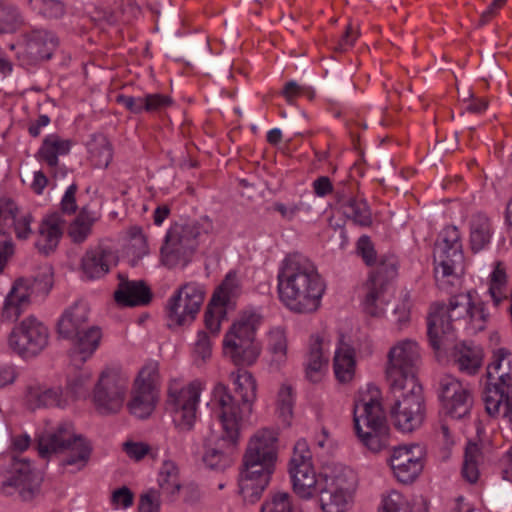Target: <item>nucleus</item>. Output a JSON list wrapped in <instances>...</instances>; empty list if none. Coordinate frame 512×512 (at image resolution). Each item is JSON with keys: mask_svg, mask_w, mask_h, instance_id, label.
Here are the masks:
<instances>
[{"mask_svg": "<svg viewBox=\"0 0 512 512\" xmlns=\"http://www.w3.org/2000/svg\"><path fill=\"white\" fill-rule=\"evenodd\" d=\"M48 328L34 316L16 325L9 336V346L23 357L39 354L48 344Z\"/></svg>", "mask_w": 512, "mask_h": 512, "instance_id": "17", "label": "nucleus"}, {"mask_svg": "<svg viewBox=\"0 0 512 512\" xmlns=\"http://www.w3.org/2000/svg\"><path fill=\"white\" fill-rule=\"evenodd\" d=\"M487 381L482 392L485 411L512 425V353L506 348L493 352L487 366Z\"/></svg>", "mask_w": 512, "mask_h": 512, "instance_id": "4", "label": "nucleus"}, {"mask_svg": "<svg viewBox=\"0 0 512 512\" xmlns=\"http://www.w3.org/2000/svg\"><path fill=\"white\" fill-rule=\"evenodd\" d=\"M200 392L201 385L197 381L185 387L176 380L170 383L167 403L171 407L173 421L180 430L189 431L194 426Z\"/></svg>", "mask_w": 512, "mask_h": 512, "instance_id": "15", "label": "nucleus"}, {"mask_svg": "<svg viewBox=\"0 0 512 512\" xmlns=\"http://www.w3.org/2000/svg\"><path fill=\"white\" fill-rule=\"evenodd\" d=\"M381 512H413L407 500L398 492L392 491L384 499Z\"/></svg>", "mask_w": 512, "mask_h": 512, "instance_id": "58", "label": "nucleus"}, {"mask_svg": "<svg viewBox=\"0 0 512 512\" xmlns=\"http://www.w3.org/2000/svg\"><path fill=\"white\" fill-rule=\"evenodd\" d=\"M33 287L35 293L47 294L53 285V270L51 266H44L33 279H25Z\"/></svg>", "mask_w": 512, "mask_h": 512, "instance_id": "56", "label": "nucleus"}, {"mask_svg": "<svg viewBox=\"0 0 512 512\" xmlns=\"http://www.w3.org/2000/svg\"><path fill=\"white\" fill-rule=\"evenodd\" d=\"M102 338L101 329L97 326L90 325L75 337L68 340L72 342V357L74 361L81 363L89 359L98 348Z\"/></svg>", "mask_w": 512, "mask_h": 512, "instance_id": "31", "label": "nucleus"}, {"mask_svg": "<svg viewBox=\"0 0 512 512\" xmlns=\"http://www.w3.org/2000/svg\"><path fill=\"white\" fill-rule=\"evenodd\" d=\"M204 298L203 285L197 282L181 285L167 302L168 326H184L192 323L200 311Z\"/></svg>", "mask_w": 512, "mask_h": 512, "instance_id": "13", "label": "nucleus"}, {"mask_svg": "<svg viewBox=\"0 0 512 512\" xmlns=\"http://www.w3.org/2000/svg\"><path fill=\"white\" fill-rule=\"evenodd\" d=\"M89 313L88 304L82 300L76 301L67 307L57 322L59 336L64 339L77 336L80 331L90 326Z\"/></svg>", "mask_w": 512, "mask_h": 512, "instance_id": "24", "label": "nucleus"}, {"mask_svg": "<svg viewBox=\"0 0 512 512\" xmlns=\"http://www.w3.org/2000/svg\"><path fill=\"white\" fill-rule=\"evenodd\" d=\"M293 396L292 388L288 385H282L277 397V413L286 425L290 424L293 414Z\"/></svg>", "mask_w": 512, "mask_h": 512, "instance_id": "52", "label": "nucleus"}, {"mask_svg": "<svg viewBox=\"0 0 512 512\" xmlns=\"http://www.w3.org/2000/svg\"><path fill=\"white\" fill-rule=\"evenodd\" d=\"M482 460L480 447L475 443L466 446L462 466V476L469 483H476L479 478V463Z\"/></svg>", "mask_w": 512, "mask_h": 512, "instance_id": "43", "label": "nucleus"}, {"mask_svg": "<svg viewBox=\"0 0 512 512\" xmlns=\"http://www.w3.org/2000/svg\"><path fill=\"white\" fill-rule=\"evenodd\" d=\"M338 203L341 205L343 214L350 219L354 224L367 227L372 223L371 210L363 199L353 198L347 187L343 186L341 189L336 190Z\"/></svg>", "mask_w": 512, "mask_h": 512, "instance_id": "29", "label": "nucleus"}, {"mask_svg": "<svg viewBox=\"0 0 512 512\" xmlns=\"http://www.w3.org/2000/svg\"><path fill=\"white\" fill-rule=\"evenodd\" d=\"M289 473L294 492L303 499L320 495L321 508L324 512H345L352 501L350 494L334 491L324 486L316 476L312 455L306 440H298L290 460Z\"/></svg>", "mask_w": 512, "mask_h": 512, "instance_id": "3", "label": "nucleus"}, {"mask_svg": "<svg viewBox=\"0 0 512 512\" xmlns=\"http://www.w3.org/2000/svg\"><path fill=\"white\" fill-rule=\"evenodd\" d=\"M439 397L445 413L454 419L467 416L473 405L470 389L452 375H445L441 378Z\"/></svg>", "mask_w": 512, "mask_h": 512, "instance_id": "18", "label": "nucleus"}, {"mask_svg": "<svg viewBox=\"0 0 512 512\" xmlns=\"http://www.w3.org/2000/svg\"><path fill=\"white\" fill-rule=\"evenodd\" d=\"M453 361L462 373L474 375L482 366L483 350L466 343L458 344L454 347Z\"/></svg>", "mask_w": 512, "mask_h": 512, "instance_id": "35", "label": "nucleus"}, {"mask_svg": "<svg viewBox=\"0 0 512 512\" xmlns=\"http://www.w3.org/2000/svg\"><path fill=\"white\" fill-rule=\"evenodd\" d=\"M157 398L154 392L133 387L132 397L128 402V409L132 415L140 419L148 418L155 409Z\"/></svg>", "mask_w": 512, "mask_h": 512, "instance_id": "40", "label": "nucleus"}, {"mask_svg": "<svg viewBox=\"0 0 512 512\" xmlns=\"http://www.w3.org/2000/svg\"><path fill=\"white\" fill-rule=\"evenodd\" d=\"M262 316L256 310H245L231 325L223 340L224 353L237 366H250L260 355L256 330Z\"/></svg>", "mask_w": 512, "mask_h": 512, "instance_id": "7", "label": "nucleus"}, {"mask_svg": "<svg viewBox=\"0 0 512 512\" xmlns=\"http://www.w3.org/2000/svg\"><path fill=\"white\" fill-rule=\"evenodd\" d=\"M8 213L13 221L14 231L18 239H27L32 233L31 223L33 217L30 213L20 214L18 208L11 203L8 208Z\"/></svg>", "mask_w": 512, "mask_h": 512, "instance_id": "50", "label": "nucleus"}, {"mask_svg": "<svg viewBox=\"0 0 512 512\" xmlns=\"http://www.w3.org/2000/svg\"><path fill=\"white\" fill-rule=\"evenodd\" d=\"M395 403L391 408V418L396 429L410 433L420 428L426 416V406L422 386L408 380L406 385L391 386Z\"/></svg>", "mask_w": 512, "mask_h": 512, "instance_id": "9", "label": "nucleus"}, {"mask_svg": "<svg viewBox=\"0 0 512 512\" xmlns=\"http://www.w3.org/2000/svg\"><path fill=\"white\" fill-rule=\"evenodd\" d=\"M117 260L111 249L96 247L88 250L81 260L83 276L88 280L99 279L109 272L112 265H116Z\"/></svg>", "mask_w": 512, "mask_h": 512, "instance_id": "27", "label": "nucleus"}, {"mask_svg": "<svg viewBox=\"0 0 512 512\" xmlns=\"http://www.w3.org/2000/svg\"><path fill=\"white\" fill-rule=\"evenodd\" d=\"M87 150L89 160L96 168H107L112 161L113 148L104 134H93L87 142Z\"/></svg>", "mask_w": 512, "mask_h": 512, "instance_id": "38", "label": "nucleus"}, {"mask_svg": "<svg viewBox=\"0 0 512 512\" xmlns=\"http://www.w3.org/2000/svg\"><path fill=\"white\" fill-rule=\"evenodd\" d=\"M232 457L228 451L218 448H207L203 455L204 464L216 471H224L232 464Z\"/></svg>", "mask_w": 512, "mask_h": 512, "instance_id": "51", "label": "nucleus"}, {"mask_svg": "<svg viewBox=\"0 0 512 512\" xmlns=\"http://www.w3.org/2000/svg\"><path fill=\"white\" fill-rule=\"evenodd\" d=\"M361 442L371 451L378 452L387 445L388 426L362 428L356 431Z\"/></svg>", "mask_w": 512, "mask_h": 512, "instance_id": "44", "label": "nucleus"}, {"mask_svg": "<svg viewBox=\"0 0 512 512\" xmlns=\"http://www.w3.org/2000/svg\"><path fill=\"white\" fill-rule=\"evenodd\" d=\"M199 236L200 227L197 223L171 227L161 248L163 264L169 268L185 267L195 252Z\"/></svg>", "mask_w": 512, "mask_h": 512, "instance_id": "11", "label": "nucleus"}, {"mask_svg": "<svg viewBox=\"0 0 512 512\" xmlns=\"http://www.w3.org/2000/svg\"><path fill=\"white\" fill-rule=\"evenodd\" d=\"M469 244L474 253L486 249L493 236V225L484 213L477 212L469 219Z\"/></svg>", "mask_w": 512, "mask_h": 512, "instance_id": "30", "label": "nucleus"}, {"mask_svg": "<svg viewBox=\"0 0 512 512\" xmlns=\"http://www.w3.org/2000/svg\"><path fill=\"white\" fill-rule=\"evenodd\" d=\"M14 253V246L10 236L0 232V274L3 272L9 258Z\"/></svg>", "mask_w": 512, "mask_h": 512, "instance_id": "63", "label": "nucleus"}, {"mask_svg": "<svg viewBox=\"0 0 512 512\" xmlns=\"http://www.w3.org/2000/svg\"><path fill=\"white\" fill-rule=\"evenodd\" d=\"M424 455L418 444L395 447L388 461L396 479L405 484L413 482L423 470Z\"/></svg>", "mask_w": 512, "mask_h": 512, "instance_id": "19", "label": "nucleus"}, {"mask_svg": "<svg viewBox=\"0 0 512 512\" xmlns=\"http://www.w3.org/2000/svg\"><path fill=\"white\" fill-rule=\"evenodd\" d=\"M119 284L114 292L116 303L124 307L147 305L152 298L150 288L142 280L132 281L124 275H118Z\"/></svg>", "mask_w": 512, "mask_h": 512, "instance_id": "26", "label": "nucleus"}, {"mask_svg": "<svg viewBox=\"0 0 512 512\" xmlns=\"http://www.w3.org/2000/svg\"><path fill=\"white\" fill-rule=\"evenodd\" d=\"M508 276L506 266L502 261L494 263L493 271L489 276L488 293L491 296L494 305L499 306L507 296Z\"/></svg>", "mask_w": 512, "mask_h": 512, "instance_id": "39", "label": "nucleus"}, {"mask_svg": "<svg viewBox=\"0 0 512 512\" xmlns=\"http://www.w3.org/2000/svg\"><path fill=\"white\" fill-rule=\"evenodd\" d=\"M91 379V373L88 371H80L67 382L66 394L69 399H75L84 396Z\"/></svg>", "mask_w": 512, "mask_h": 512, "instance_id": "55", "label": "nucleus"}, {"mask_svg": "<svg viewBox=\"0 0 512 512\" xmlns=\"http://www.w3.org/2000/svg\"><path fill=\"white\" fill-rule=\"evenodd\" d=\"M78 187L75 183L71 184L61 200V210L66 214H73L76 212L77 204H76V192Z\"/></svg>", "mask_w": 512, "mask_h": 512, "instance_id": "64", "label": "nucleus"}, {"mask_svg": "<svg viewBox=\"0 0 512 512\" xmlns=\"http://www.w3.org/2000/svg\"><path fill=\"white\" fill-rule=\"evenodd\" d=\"M229 377L236 386L235 391L240 396V402L222 383L215 386L213 396L217 405L216 414L223 429L222 440L227 443L228 448H232L239 440L245 420L252 413L257 385L253 375L247 370L238 369L231 372Z\"/></svg>", "mask_w": 512, "mask_h": 512, "instance_id": "2", "label": "nucleus"}, {"mask_svg": "<svg viewBox=\"0 0 512 512\" xmlns=\"http://www.w3.org/2000/svg\"><path fill=\"white\" fill-rule=\"evenodd\" d=\"M397 275V265L394 257H386L379 261L370 273L365 284L364 310L375 317L386 314L388 300L385 299V287Z\"/></svg>", "mask_w": 512, "mask_h": 512, "instance_id": "16", "label": "nucleus"}, {"mask_svg": "<svg viewBox=\"0 0 512 512\" xmlns=\"http://www.w3.org/2000/svg\"><path fill=\"white\" fill-rule=\"evenodd\" d=\"M40 477L27 459L14 458L10 476L3 482V487L16 488L24 500H30L40 485Z\"/></svg>", "mask_w": 512, "mask_h": 512, "instance_id": "22", "label": "nucleus"}, {"mask_svg": "<svg viewBox=\"0 0 512 512\" xmlns=\"http://www.w3.org/2000/svg\"><path fill=\"white\" fill-rule=\"evenodd\" d=\"M281 302L291 311L311 313L321 304L325 282L314 263L299 253L287 255L277 275Z\"/></svg>", "mask_w": 512, "mask_h": 512, "instance_id": "1", "label": "nucleus"}, {"mask_svg": "<svg viewBox=\"0 0 512 512\" xmlns=\"http://www.w3.org/2000/svg\"><path fill=\"white\" fill-rule=\"evenodd\" d=\"M26 401L31 409L42 407H63L68 403V394L61 387H29Z\"/></svg>", "mask_w": 512, "mask_h": 512, "instance_id": "33", "label": "nucleus"}, {"mask_svg": "<svg viewBox=\"0 0 512 512\" xmlns=\"http://www.w3.org/2000/svg\"><path fill=\"white\" fill-rule=\"evenodd\" d=\"M173 103L171 97L159 93L143 96V112L155 113L170 107Z\"/></svg>", "mask_w": 512, "mask_h": 512, "instance_id": "57", "label": "nucleus"}, {"mask_svg": "<svg viewBox=\"0 0 512 512\" xmlns=\"http://www.w3.org/2000/svg\"><path fill=\"white\" fill-rule=\"evenodd\" d=\"M33 296V287L20 278L16 280L6 295L1 309V319L6 322H15L28 310Z\"/></svg>", "mask_w": 512, "mask_h": 512, "instance_id": "23", "label": "nucleus"}, {"mask_svg": "<svg viewBox=\"0 0 512 512\" xmlns=\"http://www.w3.org/2000/svg\"><path fill=\"white\" fill-rule=\"evenodd\" d=\"M22 24L18 10L11 5H0V33L16 31Z\"/></svg>", "mask_w": 512, "mask_h": 512, "instance_id": "53", "label": "nucleus"}, {"mask_svg": "<svg viewBox=\"0 0 512 512\" xmlns=\"http://www.w3.org/2000/svg\"><path fill=\"white\" fill-rule=\"evenodd\" d=\"M319 481L334 492L339 491L345 494L352 493L356 487L357 478L354 471L348 467H335L329 475L317 477Z\"/></svg>", "mask_w": 512, "mask_h": 512, "instance_id": "37", "label": "nucleus"}, {"mask_svg": "<svg viewBox=\"0 0 512 512\" xmlns=\"http://www.w3.org/2000/svg\"><path fill=\"white\" fill-rule=\"evenodd\" d=\"M95 220V216L88 210V208L83 207L69 228V235L73 241L77 243L83 242L90 234Z\"/></svg>", "mask_w": 512, "mask_h": 512, "instance_id": "45", "label": "nucleus"}, {"mask_svg": "<svg viewBox=\"0 0 512 512\" xmlns=\"http://www.w3.org/2000/svg\"><path fill=\"white\" fill-rule=\"evenodd\" d=\"M159 382V367L155 362L146 364L138 373L134 382L135 388H141L144 391L154 392L158 395L157 385Z\"/></svg>", "mask_w": 512, "mask_h": 512, "instance_id": "46", "label": "nucleus"}, {"mask_svg": "<svg viewBox=\"0 0 512 512\" xmlns=\"http://www.w3.org/2000/svg\"><path fill=\"white\" fill-rule=\"evenodd\" d=\"M71 141L62 139L56 134L46 136L38 150L36 157L39 161L45 162L49 167L58 165V157L66 155L71 149Z\"/></svg>", "mask_w": 512, "mask_h": 512, "instance_id": "36", "label": "nucleus"}, {"mask_svg": "<svg viewBox=\"0 0 512 512\" xmlns=\"http://www.w3.org/2000/svg\"><path fill=\"white\" fill-rule=\"evenodd\" d=\"M267 348L273 356V360L282 362L287 354V339L283 329L274 328L267 335Z\"/></svg>", "mask_w": 512, "mask_h": 512, "instance_id": "47", "label": "nucleus"}, {"mask_svg": "<svg viewBox=\"0 0 512 512\" xmlns=\"http://www.w3.org/2000/svg\"><path fill=\"white\" fill-rule=\"evenodd\" d=\"M277 433L268 428L257 431L250 439L245 453H255L256 458L268 463L277 459Z\"/></svg>", "mask_w": 512, "mask_h": 512, "instance_id": "32", "label": "nucleus"}, {"mask_svg": "<svg viewBox=\"0 0 512 512\" xmlns=\"http://www.w3.org/2000/svg\"><path fill=\"white\" fill-rule=\"evenodd\" d=\"M275 463L256 458L255 453H245L239 477V492L246 504H254L267 488Z\"/></svg>", "mask_w": 512, "mask_h": 512, "instance_id": "14", "label": "nucleus"}, {"mask_svg": "<svg viewBox=\"0 0 512 512\" xmlns=\"http://www.w3.org/2000/svg\"><path fill=\"white\" fill-rule=\"evenodd\" d=\"M194 353L199 357L202 362H205L211 357L212 345L209 336L204 331H199L197 334V340L194 344Z\"/></svg>", "mask_w": 512, "mask_h": 512, "instance_id": "60", "label": "nucleus"}, {"mask_svg": "<svg viewBox=\"0 0 512 512\" xmlns=\"http://www.w3.org/2000/svg\"><path fill=\"white\" fill-rule=\"evenodd\" d=\"M466 324L473 332H479L485 329L489 320V312L482 301H475L471 297V309H469Z\"/></svg>", "mask_w": 512, "mask_h": 512, "instance_id": "48", "label": "nucleus"}, {"mask_svg": "<svg viewBox=\"0 0 512 512\" xmlns=\"http://www.w3.org/2000/svg\"><path fill=\"white\" fill-rule=\"evenodd\" d=\"M123 450L129 458L139 461L150 453V446L143 442L127 441L123 443Z\"/></svg>", "mask_w": 512, "mask_h": 512, "instance_id": "62", "label": "nucleus"}, {"mask_svg": "<svg viewBox=\"0 0 512 512\" xmlns=\"http://www.w3.org/2000/svg\"><path fill=\"white\" fill-rule=\"evenodd\" d=\"M328 340L321 335H313L310 339L309 351L305 365L306 377L313 383L321 381L324 369L328 364Z\"/></svg>", "mask_w": 512, "mask_h": 512, "instance_id": "28", "label": "nucleus"}, {"mask_svg": "<svg viewBox=\"0 0 512 512\" xmlns=\"http://www.w3.org/2000/svg\"><path fill=\"white\" fill-rule=\"evenodd\" d=\"M63 230L64 220L59 213L46 215L41 220L37 231L35 247L38 252L46 256L53 253L59 244Z\"/></svg>", "mask_w": 512, "mask_h": 512, "instance_id": "25", "label": "nucleus"}, {"mask_svg": "<svg viewBox=\"0 0 512 512\" xmlns=\"http://www.w3.org/2000/svg\"><path fill=\"white\" fill-rule=\"evenodd\" d=\"M158 483L161 490L168 495H174L179 492L181 480L179 468L175 462L171 460L163 462L158 475Z\"/></svg>", "mask_w": 512, "mask_h": 512, "instance_id": "41", "label": "nucleus"}, {"mask_svg": "<svg viewBox=\"0 0 512 512\" xmlns=\"http://www.w3.org/2000/svg\"><path fill=\"white\" fill-rule=\"evenodd\" d=\"M471 293H461L449 299L448 305L434 303L427 317V335L435 351L447 349L455 340L454 322L466 324L471 309Z\"/></svg>", "mask_w": 512, "mask_h": 512, "instance_id": "5", "label": "nucleus"}, {"mask_svg": "<svg viewBox=\"0 0 512 512\" xmlns=\"http://www.w3.org/2000/svg\"><path fill=\"white\" fill-rule=\"evenodd\" d=\"M129 377L115 368L104 369L93 391V403L103 415L118 413L128 391Z\"/></svg>", "mask_w": 512, "mask_h": 512, "instance_id": "12", "label": "nucleus"}, {"mask_svg": "<svg viewBox=\"0 0 512 512\" xmlns=\"http://www.w3.org/2000/svg\"><path fill=\"white\" fill-rule=\"evenodd\" d=\"M260 512H294L291 495L280 491L272 493L263 502Z\"/></svg>", "mask_w": 512, "mask_h": 512, "instance_id": "49", "label": "nucleus"}, {"mask_svg": "<svg viewBox=\"0 0 512 512\" xmlns=\"http://www.w3.org/2000/svg\"><path fill=\"white\" fill-rule=\"evenodd\" d=\"M378 390L360 392L354 401L353 420L356 431L385 426L386 417L378 399Z\"/></svg>", "mask_w": 512, "mask_h": 512, "instance_id": "21", "label": "nucleus"}, {"mask_svg": "<svg viewBox=\"0 0 512 512\" xmlns=\"http://www.w3.org/2000/svg\"><path fill=\"white\" fill-rule=\"evenodd\" d=\"M333 369L336 379L341 383H349L355 376V350L342 339L335 351Z\"/></svg>", "mask_w": 512, "mask_h": 512, "instance_id": "34", "label": "nucleus"}, {"mask_svg": "<svg viewBox=\"0 0 512 512\" xmlns=\"http://www.w3.org/2000/svg\"><path fill=\"white\" fill-rule=\"evenodd\" d=\"M434 273L437 286L451 292L464 271V254L460 231L456 226L445 227L435 243Z\"/></svg>", "mask_w": 512, "mask_h": 512, "instance_id": "6", "label": "nucleus"}, {"mask_svg": "<svg viewBox=\"0 0 512 512\" xmlns=\"http://www.w3.org/2000/svg\"><path fill=\"white\" fill-rule=\"evenodd\" d=\"M225 313V306H221V304L217 302L211 301L208 305L204 314V322L206 329L209 330L211 334L217 335L219 333L221 319L224 318Z\"/></svg>", "mask_w": 512, "mask_h": 512, "instance_id": "54", "label": "nucleus"}, {"mask_svg": "<svg viewBox=\"0 0 512 512\" xmlns=\"http://www.w3.org/2000/svg\"><path fill=\"white\" fill-rule=\"evenodd\" d=\"M386 375L390 386L406 385L408 380L418 382L416 372L421 362L419 344L413 339L395 343L387 354Z\"/></svg>", "mask_w": 512, "mask_h": 512, "instance_id": "10", "label": "nucleus"}, {"mask_svg": "<svg viewBox=\"0 0 512 512\" xmlns=\"http://www.w3.org/2000/svg\"><path fill=\"white\" fill-rule=\"evenodd\" d=\"M36 5L39 14L48 19H58L65 14V6L59 0H38Z\"/></svg>", "mask_w": 512, "mask_h": 512, "instance_id": "59", "label": "nucleus"}, {"mask_svg": "<svg viewBox=\"0 0 512 512\" xmlns=\"http://www.w3.org/2000/svg\"><path fill=\"white\" fill-rule=\"evenodd\" d=\"M38 451L43 458L48 457L51 453L67 452L61 465L74 467L73 471L75 472L87 465L91 447L81 435L75 434L72 424L61 423L55 431L47 432L39 437Z\"/></svg>", "mask_w": 512, "mask_h": 512, "instance_id": "8", "label": "nucleus"}, {"mask_svg": "<svg viewBox=\"0 0 512 512\" xmlns=\"http://www.w3.org/2000/svg\"><path fill=\"white\" fill-rule=\"evenodd\" d=\"M58 45L59 39L53 32L35 29L26 35L17 57L22 66L35 65L42 60L50 59Z\"/></svg>", "mask_w": 512, "mask_h": 512, "instance_id": "20", "label": "nucleus"}, {"mask_svg": "<svg viewBox=\"0 0 512 512\" xmlns=\"http://www.w3.org/2000/svg\"><path fill=\"white\" fill-rule=\"evenodd\" d=\"M357 251L368 266L376 263V252L368 236H361L357 242Z\"/></svg>", "mask_w": 512, "mask_h": 512, "instance_id": "61", "label": "nucleus"}, {"mask_svg": "<svg viewBox=\"0 0 512 512\" xmlns=\"http://www.w3.org/2000/svg\"><path fill=\"white\" fill-rule=\"evenodd\" d=\"M241 293V283L234 271H230L212 297V302L227 306Z\"/></svg>", "mask_w": 512, "mask_h": 512, "instance_id": "42", "label": "nucleus"}]
</instances>
